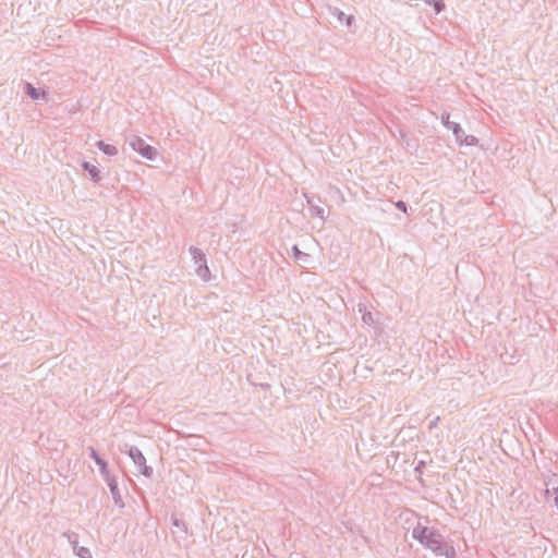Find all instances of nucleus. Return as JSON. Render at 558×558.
<instances>
[{
  "instance_id": "f257e3e1",
  "label": "nucleus",
  "mask_w": 558,
  "mask_h": 558,
  "mask_svg": "<svg viewBox=\"0 0 558 558\" xmlns=\"http://www.w3.org/2000/svg\"><path fill=\"white\" fill-rule=\"evenodd\" d=\"M412 537L435 555L440 553L442 546L447 543L438 530L430 529L420 523L412 530Z\"/></svg>"
},
{
  "instance_id": "f03ea898",
  "label": "nucleus",
  "mask_w": 558,
  "mask_h": 558,
  "mask_svg": "<svg viewBox=\"0 0 558 558\" xmlns=\"http://www.w3.org/2000/svg\"><path fill=\"white\" fill-rule=\"evenodd\" d=\"M450 114L445 112L441 114V122L448 129L451 130L457 143L459 145L465 146H475L478 143V140L473 135H466L461 125L457 122H452L449 120Z\"/></svg>"
},
{
  "instance_id": "7ed1b4c3",
  "label": "nucleus",
  "mask_w": 558,
  "mask_h": 558,
  "mask_svg": "<svg viewBox=\"0 0 558 558\" xmlns=\"http://www.w3.org/2000/svg\"><path fill=\"white\" fill-rule=\"evenodd\" d=\"M130 147L138 153L143 158L155 160L157 150L151 145L147 144L142 137L133 135L128 140Z\"/></svg>"
},
{
  "instance_id": "20e7f679",
  "label": "nucleus",
  "mask_w": 558,
  "mask_h": 558,
  "mask_svg": "<svg viewBox=\"0 0 558 558\" xmlns=\"http://www.w3.org/2000/svg\"><path fill=\"white\" fill-rule=\"evenodd\" d=\"M125 447L128 448L125 453H128L134 464L138 466L141 474L145 477H150L153 475V468L146 464V458L140 448L129 445H125Z\"/></svg>"
},
{
  "instance_id": "39448f33",
  "label": "nucleus",
  "mask_w": 558,
  "mask_h": 558,
  "mask_svg": "<svg viewBox=\"0 0 558 558\" xmlns=\"http://www.w3.org/2000/svg\"><path fill=\"white\" fill-rule=\"evenodd\" d=\"M62 535L64 537H66L68 542L70 543V545L72 547L73 553L78 558H93L89 548L78 545V534L77 533L66 531Z\"/></svg>"
},
{
  "instance_id": "423d86ee",
  "label": "nucleus",
  "mask_w": 558,
  "mask_h": 558,
  "mask_svg": "<svg viewBox=\"0 0 558 558\" xmlns=\"http://www.w3.org/2000/svg\"><path fill=\"white\" fill-rule=\"evenodd\" d=\"M104 480H105V482L107 483V485H108V487L110 489V493H111L112 499L114 501V505H117L120 508H123L124 507V502H123L120 489L118 487V482H117L116 476L109 474L106 477H104Z\"/></svg>"
},
{
  "instance_id": "0eeeda50",
  "label": "nucleus",
  "mask_w": 558,
  "mask_h": 558,
  "mask_svg": "<svg viewBox=\"0 0 558 558\" xmlns=\"http://www.w3.org/2000/svg\"><path fill=\"white\" fill-rule=\"evenodd\" d=\"M88 450H89V457L99 466V472H100L102 478L106 477L107 475H109L110 472L108 469L107 461L98 454V452L95 450V448L89 447Z\"/></svg>"
},
{
  "instance_id": "6e6552de",
  "label": "nucleus",
  "mask_w": 558,
  "mask_h": 558,
  "mask_svg": "<svg viewBox=\"0 0 558 558\" xmlns=\"http://www.w3.org/2000/svg\"><path fill=\"white\" fill-rule=\"evenodd\" d=\"M25 94L33 100L43 99L45 101L48 100L47 93L39 88H36L32 83L26 82L24 85Z\"/></svg>"
},
{
  "instance_id": "1a4fd4ad",
  "label": "nucleus",
  "mask_w": 558,
  "mask_h": 558,
  "mask_svg": "<svg viewBox=\"0 0 558 558\" xmlns=\"http://www.w3.org/2000/svg\"><path fill=\"white\" fill-rule=\"evenodd\" d=\"M545 497L548 500L551 493L558 489V475L556 473H548L544 476Z\"/></svg>"
},
{
  "instance_id": "9d476101",
  "label": "nucleus",
  "mask_w": 558,
  "mask_h": 558,
  "mask_svg": "<svg viewBox=\"0 0 558 558\" xmlns=\"http://www.w3.org/2000/svg\"><path fill=\"white\" fill-rule=\"evenodd\" d=\"M304 196L306 198L307 205L310 206L311 215L325 220V209L315 203V196H310L307 194Z\"/></svg>"
},
{
  "instance_id": "9b49d317",
  "label": "nucleus",
  "mask_w": 558,
  "mask_h": 558,
  "mask_svg": "<svg viewBox=\"0 0 558 558\" xmlns=\"http://www.w3.org/2000/svg\"><path fill=\"white\" fill-rule=\"evenodd\" d=\"M82 168L88 173L90 180L95 183H98L101 180L100 170L95 165H92L88 161H83Z\"/></svg>"
},
{
  "instance_id": "f8f14e48",
  "label": "nucleus",
  "mask_w": 558,
  "mask_h": 558,
  "mask_svg": "<svg viewBox=\"0 0 558 558\" xmlns=\"http://www.w3.org/2000/svg\"><path fill=\"white\" fill-rule=\"evenodd\" d=\"M95 145L107 156H116L118 154V148L114 145L107 144L104 141H97Z\"/></svg>"
},
{
  "instance_id": "ddd939ff",
  "label": "nucleus",
  "mask_w": 558,
  "mask_h": 558,
  "mask_svg": "<svg viewBox=\"0 0 558 558\" xmlns=\"http://www.w3.org/2000/svg\"><path fill=\"white\" fill-rule=\"evenodd\" d=\"M398 133H399V138L402 141V143L405 145V147L408 149H416L417 148L418 144L415 138L408 137V134L405 133V131H403L401 129L398 130Z\"/></svg>"
},
{
  "instance_id": "4468645a",
  "label": "nucleus",
  "mask_w": 558,
  "mask_h": 558,
  "mask_svg": "<svg viewBox=\"0 0 558 558\" xmlns=\"http://www.w3.org/2000/svg\"><path fill=\"white\" fill-rule=\"evenodd\" d=\"M292 255L295 258V260L302 264H308V262L311 260V255L302 252L296 244L292 246Z\"/></svg>"
},
{
  "instance_id": "2eb2a0df",
  "label": "nucleus",
  "mask_w": 558,
  "mask_h": 558,
  "mask_svg": "<svg viewBox=\"0 0 558 558\" xmlns=\"http://www.w3.org/2000/svg\"><path fill=\"white\" fill-rule=\"evenodd\" d=\"M359 312L362 313V320L364 324L372 326L375 324V319L373 317V314L371 312L366 311V305L360 303L359 305Z\"/></svg>"
},
{
  "instance_id": "dca6fc26",
  "label": "nucleus",
  "mask_w": 558,
  "mask_h": 558,
  "mask_svg": "<svg viewBox=\"0 0 558 558\" xmlns=\"http://www.w3.org/2000/svg\"><path fill=\"white\" fill-rule=\"evenodd\" d=\"M189 251H190V254H191L195 265L206 262L205 254L201 248H198L196 246H191Z\"/></svg>"
},
{
  "instance_id": "f3484780",
  "label": "nucleus",
  "mask_w": 558,
  "mask_h": 558,
  "mask_svg": "<svg viewBox=\"0 0 558 558\" xmlns=\"http://www.w3.org/2000/svg\"><path fill=\"white\" fill-rule=\"evenodd\" d=\"M436 556H444L445 558H456L457 555L453 546L446 543L442 546V550H440V553H438Z\"/></svg>"
},
{
  "instance_id": "a211bd4d",
  "label": "nucleus",
  "mask_w": 558,
  "mask_h": 558,
  "mask_svg": "<svg viewBox=\"0 0 558 558\" xmlns=\"http://www.w3.org/2000/svg\"><path fill=\"white\" fill-rule=\"evenodd\" d=\"M426 4L432 5L436 14L442 12L446 8L444 0H423Z\"/></svg>"
},
{
  "instance_id": "6ab92c4d",
  "label": "nucleus",
  "mask_w": 558,
  "mask_h": 558,
  "mask_svg": "<svg viewBox=\"0 0 558 558\" xmlns=\"http://www.w3.org/2000/svg\"><path fill=\"white\" fill-rule=\"evenodd\" d=\"M197 268H196V274L203 278V279H207L209 277V268L207 266V262H203V263H199L198 265H196Z\"/></svg>"
},
{
  "instance_id": "aec40b11",
  "label": "nucleus",
  "mask_w": 558,
  "mask_h": 558,
  "mask_svg": "<svg viewBox=\"0 0 558 558\" xmlns=\"http://www.w3.org/2000/svg\"><path fill=\"white\" fill-rule=\"evenodd\" d=\"M335 14L340 22L345 21L347 25H351L354 21L353 15H345L344 12L340 11L339 9H335Z\"/></svg>"
},
{
  "instance_id": "412c9836",
  "label": "nucleus",
  "mask_w": 558,
  "mask_h": 558,
  "mask_svg": "<svg viewBox=\"0 0 558 558\" xmlns=\"http://www.w3.org/2000/svg\"><path fill=\"white\" fill-rule=\"evenodd\" d=\"M171 523L173 526L181 529L184 534L187 533L186 524L182 519H179L178 517L172 515Z\"/></svg>"
},
{
  "instance_id": "4be33fe9",
  "label": "nucleus",
  "mask_w": 558,
  "mask_h": 558,
  "mask_svg": "<svg viewBox=\"0 0 558 558\" xmlns=\"http://www.w3.org/2000/svg\"><path fill=\"white\" fill-rule=\"evenodd\" d=\"M396 208H397V209H399V210H401V211H403V213H407V210H408V205H407V203H405V202H403V201H398V202L396 203Z\"/></svg>"
},
{
  "instance_id": "5701e85b",
  "label": "nucleus",
  "mask_w": 558,
  "mask_h": 558,
  "mask_svg": "<svg viewBox=\"0 0 558 558\" xmlns=\"http://www.w3.org/2000/svg\"><path fill=\"white\" fill-rule=\"evenodd\" d=\"M424 466H425V462H424V461H420V462L417 463V465L415 466V471H416V472H420V471H421V469H423Z\"/></svg>"
},
{
  "instance_id": "b1692460",
  "label": "nucleus",
  "mask_w": 558,
  "mask_h": 558,
  "mask_svg": "<svg viewBox=\"0 0 558 558\" xmlns=\"http://www.w3.org/2000/svg\"><path fill=\"white\" fill-rule=\"evenodd\" d=\"M553 495H554V505L558 509V489L556 492H554Z\"/></svg>"
}]
</instances>
